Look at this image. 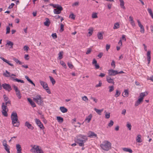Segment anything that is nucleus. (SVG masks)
<instances>
[{
	"label": "nucleus",
	"mask_w": 153,
	"mask_h": 153,
	"mask_svg": "<svg viewBox=\"0 0 153 153\" xmlns=\"http://www.w3.org/2000/svg\"><path fill=\"white\" fill-rule=\"evenodd\" d=\"M88 140L87 137L80 134L76 137L75 142L79 144L80 146H84V143Z\"/></svg>",
	"instance_id": "1"
},
{
	"label": "nucleus",
	"mask_w": 153,
	"mask_h": 153,
	"mask_svg": "<svg viewBox=\"0 0 153 153\" xmlns=\"http://www.w3.org/2000/svg\"><path fill=\"white\" fill-rule=\"evenodd\" d=\"M3 76L6 77H10V79H11L12 80L14 81H16L18 82H20L22 83H24V82L23 80L21 79H19L13 76H16V75L14 74H11L10 72H9L7 70L5 71V72L3 73Z\"/></svg>",
	"instance_id": "2"
},
{
	"label": "nucleus",
	"mask_w": 153,
	"mask_h": 153,
	"mask_svg": "<svg viewBox=\"0 0 153 153\" xmlns=\"http://www.w3.org/2000/svg\"><path fill=\"white\" fill-rule=\"evenodd\" d=\"M11 117L12 120V123L13 126L15 127H19V121L18 119L17 113L16 112H12Z\"/></svg>",
	"instance_id": "3"
},
{
	"label": "nucleus",
	"mask_w": 153,
	"mask_h": 153,
	"mask_svg": "<svg viewBox=\"0 0 153 153\" xmlns=\"http://www.w3.org/2000/svg\"><path fill=\"white\" fill-rule=\"evenodd\" d=\"M111 143L108 140H105L100 145L102 149L105 151H108L111 149Z\"/></svg>",
	"instance_id": "4"
},
{
	"label": "nucleus",
	"mask_w": 153,
	"mask_h": 153,
	"mask_svg": "<svg viewBox=\"0 0 153 153\" xmlns=\"http://www.w3.org/2000/svg\"><path fill=\"white\" fill-rule=\"evenodd\" d=\"M33 100L39 105H41L43 103L42 98L39 95H37L35 97L33 98Z\"/></svg>",
	"instance_id": "5"
},
{
	"label": "nucleus",
	"mask_w": 153,
	"mask_h": 153,
	"mask_svg": "<svg viewBox=\"0 0 153 153\" xmlns=\"http://www.w3.org/2000/svg\"><path fill=\"white\" fill-rule=\"evenodd\" d=\"M39 82L41 85L42 86L43 88L46 90L48 93L50 94L51 93V91L49 89V88L48 86L47 83L41 80L39 81Z\"/></svg>",
	"instance_id": "6"
},
{
	"label": "nucleus",
	"mask_w": 153,
	"mask_h": 153,
	"mask_svg": "<svg viewBox=\"0 0 153 153\" xmlns=\"http://www.w3.org/2000/svg\"><path fill=\"white\" fill-rule=\"evenodd\" d=\"M31 146L32 147V148L30 149V151L32 152L38 153L39 151L41 149L40 147L39 146L34 145L33 146Z\"/></svg>",
	"instance_id": "7"
},
{
	"label": "nucleus",
	"mask_w": 153,
	"mask_h": 153,
	"mask_svg": "<svg viewBox=\"0 0 153 153\" xmlns=\"http://www.w3.org/2000/svg\"><path fill=\"white\" fill-rule=\"evenodd\" d=\"M2 87L3 88L8 91H10L12 89L10 85L9 84L6 83L2 84Z\"/></svg>",
	"instance_id": "8"
},
{
	"label": "nucleus",
	"mask_w": 153,
	"mask_h": 153,
	"mask_svg": "<svg viewBox=\"0 0 153 153\" xmlns=\"http://www.w3.org/2000/svg\"><path fill=\"white\" fill-rule=\"evenodd\" d=\"M35 121L36 124L41 129L43 130L44 129V127L39 120L36 119Z\"/></svg>",
	"instance_id": "9"
},
{
	"label": "nucleus",
	"mask_w": 153,
	"mask_h": 153,
	"mask_svg": "<svg viewBox=\"0 0 153 153\" xmlns=\"http://www.w3.org/2000/svg\"><path fill=\"white\" fill-rule=\"evenodd\" d=\"M63 10V8L61 6L53 10V13L56 14H59L61 13V12Z\"/></svg>",
	"instance_id": "10"
},
{
	"label": "nucleus",
	"mask_w": 153,
	"mask_h": 153,
	"mask_svg": "<svg viewBox=\"0 0 153 153\" xmlns=\"http://www.w3.org/2000/svg\"><path fill=\"white\" fill-rule=\"evenodd\" d=\"M108 74L109 76H115L118 74V71L112 69L109 70L108 71Z\"/></svg>",
	"instance_id": "11"
},
{
	"label": "nucleus",
	"mask_w": 153,
	"mask_h": 153,
	"mask_svg": "<svg viewBox=\"0 0 153 153\" xmlns=\"http://www.w3.org/2000/svg\"><path fill=\"white\" fill-rule=\"evenodd\" d=\"M7 142L5 140H3V145L4 147V149L8 153H10L9 149L8 148V145L7 144Z\"/></svg>",
	"instance_id": "12"
},
{
	"label": "nucleus",
	"mask_w": 153,
	"mask_h": 153,
	"mask_svg": "<svg viewBox=\"0 0 153 153\" xmlns=\"http://www.w3.org/2000/svg\"><path fill=\"white\" fill-rule=\"evenodd\" d=\"M88 137L90 138H93L97 137L96 134L94 133L93 132L89 131L88 134Z\"/></svg>",
	"instance_id": "13"
},
{
	"label": "nucleus",
	"mask_w": 153,
	"mask_h": 153,
	"mask_svg": "<svg viewBox=\"0 0 153 153\" xmlns=\"http://www.w3.org/2000/svg\"><path fill=\"white\" fill-rule=\"evenodd\" d=\"M106 81L109 83L112 84L114 85V82L113 79H112L109 76H106Z\"/></svg>",
	"instance_id": "14"
},
{
	"label": "nucleus",
	"mask_w": 153,
	"mask_h": 153,
	"mask_svg": "<svg viewBox=\"0 0 153 153\" xmlns=\"http://www.w3.org/2000/svg\"><path fill=\"white\" fill-rule=\"evenodd\" d=\"M25 126L27 127L29 129L32 130H33L34 127L32 126V125L28 121H26L25 122Z\"/></svg>",
	"instance_id": "15"
},
{
	"label": "nucleus",
	"mask_w": 153,
	"mask_h": 153,
	"mask_svg": "<svg viewBox=\"0 0 153 153\" xmlns=\"http://www.w3.org/2000/svg\"><path fill=\"white\" fill-rule=\"evenodd\" d=\"M92 63L93 65L94 64V66L95 67V68L96 69H98L100 68V67L99 65L97 64V61L95 59H93Z\"/></svg>",
	"instance_id": "16"
},
{
	"label": "nucleus",
	"mask_w": 153,
	"mask_h": 153,
	"mask_svg": "<svg viewBox=\"0 0 153 153\" xmlns=\"http://www.w3.org/2000/svg\"><path fill=\"white\" fill-rule=\"evenodd\" d=\"M17 153H22V148L20 145L19 144H17L16 146Z\"/></svg>",
	"instance_id": "17"
},
{
	"label": "nucleus",
	"mask_w": 153,
	"mask_h": 153,
	"mask_svg": "<svg viewBox=\"0 0 153 153\" xmlns=\"http://www.w3.org/2000/svg\"><path fill=\"white\" fill-rule=\"evenodd\" d=\"M0 59H2L4 62H5L6 63L8 64L9 65H10L12 67H13L14 65H13V64L11 63H10L9 61L5 59L4 57L1 56V57H0Z\"/></svg>",
	"instance_id": "18"
},
{
	"label": "nucleus",
	"mask_w": 153,
	"mask_h": 153,
	"mask_svg": "<svg viewBox=\"0 0 153 153\" xmlns=\"http://www.w3.org/2000/svg\"><path fill=\"white\" fill-rule=\"evenodd\" d=\"M151 52L150 51H148L147 53V61L148 62V64H149L150 60H151Z\"/></svg>",
	"instance_id": "19"
},
{
	"label": "nucleus",
	"mask_w": 153,
	"mask_h": 153,
	"mask_svg": "<svg viewBox=\"0 0 153 153\" xmlns=\"http://www.w3.org/2000/svg\"><path fill=\"white\" fill-rule=\"evenodd\" d=\"M27 100L30 102V105L32 107H36V105L35 103L30 98H28Z\"/></svg>",
	"instance_id": "20"
},
{
	"label": "nucleus",
	"mask_w": 153,
	"mask_h": 153,
	"mask_svg": "<svg viewBox=\"0 0 153 153\" xmlns=\"http://www.w3.org/2000/svg\"><path fill=\"white\" fill-rule=\"evenodd\" d=\"M143 100L142 98H139L137 101L136 102L135 104V106H138L143 101Z\"/></svg>",
	"instance_id": "21"
},
{
	"label": "nucleus",
	"mask_w": 153,
	"mask_h": 153,
	"mask_svg": "<svg viewBox=\"0 0 153 153\" xmlns=\"http://www.w3.org/2000/svg\"><path fill=\"white\" fill-rule=\"evenodd\" d=\"M59 109L63 113H66L68 111V109L64 106L60 107Z\"/></svg>",
	"instance_id": "22"
},
{
	"label": "nucleus",
	"mask_w": 153,
	"mask_h": 153,
	"mask_svg": "<svg viewBox=\"0 0 153 153\" xmlns=\"http://www.w3.org/2000/svg\"><path fill=\"white\" fill-rule=\"evenodd\" d=\"M94 110L97 112V113L99 115H101V113L103 111V109H98L96 108H94Z\"/></svg>",
	"instance_id": "23"
},
{
	"label": "nucleus",
	"mask_w": 153,
	"mask_h": 153,
	"mask_svg": "<svg viewBox=\"0 0 153 153\" xmlns=\"http://www.w3.org/2000/svg\"><path fill=\"white\" fill-rule=\"evenodd\" d=\"M92 115L91 114H90L85 119V121H87V123H89L90 122V120L92 118Z\"/></svg>",
	"instance_id": "24"
},
{
	"label": "nucleus",
	"mask_w": 153,
	"mask_h": 153,
	"mask_svg": "<svg viewBox=\"0 0 153 153\" xmlns=\"http://www.w3.org/2000/svg\"><path fill=\"white\" fill-rule=\"evenodd\" d=\"M45 19L46 21L44 22V24L46 26H48L50 24L49 19L48 18H46Z\"/></svg>",
	"instance_id": "25"
},
{
	"label": "nucleus",
	"mask_w": 153,
	"mask_h": 153,
	"mask_svg": "<svg viewBox=\"0 0 153 153\" xmlns=\"http://www.w3.org/2000/svg\"><path fill=\"white\" fill-rule=\"evenodd\" d=\"M120 2V5L121 7L124 9H125L126 8L124 6V2L123 0H119Z\"/></svg>",
	"instance_id": "26"
},
{
	"label": "nucleus",
	"mask_w": 153,
	"mask_h": 153,
	"mask_svg": "<svg viewBox=\"0 0 153 153\" xmlns=\"http://www.w3.org/2000/svg\"><path fill=\"white\" fill-rule=\"evenodd\" d=\"M123 149L125 152H128L130 153H132V150L128 148H124Z\"/></svg>",
	"instance_id": "27"
},
{
	"label": "nucleus",
	"mask_w": 153,
	"mask_h": 153,
	"mask_svg": "<svg viewBox=\"0 0 153 153\" xmlns=\"http://www.w3.org/2000/svg\"><path fill=\"white\" fill-rule=\"evenodd\" d=\"M56 120L59 123H62L63 121V118L62 117L59 116L57 117Z\"/></svg>",
	"instance_id": "28"
},
{
	"label": "nucleus",
	"mask_w": 153,
	"mask_h": 153,
	"mask_svg": "<svg viewBox=\"0 0 153 153\" xmlns=\"http://www.w3.org/2000/svg\"><path fill=\"white\" fill-rule=\"evenodd\" d=\"M97 37L98 39H103L102 34L101 32H98L97 34Z\"/></svg>",
	"instance_id": "29"
},
{
	"label": "nucleus",
	"mask_w": 153,
	"mask_h": 153,
	"mask_svg": "<svg viewBox=\"0 0 153 153\" xmlns=\"http://www.w3.org/2000/svg\"><path fill=\"white\" fill-rule=\"evenodd\" d=\"M49 78L51 81V82L52 84L53 85L56 83V81L55 79L52 76H49Z\"/></svg>",
	"instance_id": "30"
},
{
	"label": "nucleus",
	"mask_w": 153,
	"mask_h": 153,
	"mask_svg": "<svg viewBox=\"0 0 153 153\" xmlns=\"http://www.w3.org/2000/svg\"><path fill=\"white\" fill-rule=\"evenodd\" d=\"M147 94H148L147 92L142 93L140 94V98H142L143 99V97L147 95Z\"/></svg>",
	"instance_id": "31"
},
{
	"label": "nucleus",
	"mask_w": 153,
	"mask_h": 153,
	"mask_svg": "<svg viewBox=\"0 0 153 153\" xmlns=\"http://www.w3.org/2000/svg\"><path fill=\"white\" fill-rule=\"evenodd\" d=\"M147 10L150 15L151 16L152 18L153 19V13H152V9L150 8H148Z\"/></svg>",
	"instance_id": "32"
},
{
	"label": "nucleus",
	"mask_w": 153,
	"mask_h": 153,
	"mask_svg": "<svg viewBox=\"0 0 153 153\" xmlns=\"http://www.w3.org/2000/svg\"><path fill=\"white\" fill-rule=\"evenodd\" d=\"M6 45H8L9 46H11L10 48H12L13 46V43L9 41H8L7 42Z\"/></svg>",
	"instance_id": "33"
},
{
	"label": "nucleus",
	"mask_w": 153,
	"mask_h": 153,
	"mask_svg": "<svg viewBox=\"0 0 153 153\" xmlns=\"http://www.w3.org/2000/svg\"><path fill=\"white\" fill-rule=\"evenodd\" d=\"M7 106L4 105V103H2V105L1 106V108L2 109V111H6V109H7Z\"/></svg>",
	"instance_id": "34"
},
{
	"label": "nucleus",
	"mask_w": 153,
	"mask_h": 153,
	"mask_svg": "<svg viewBox=\"0 0 153 153\" xmlns=\"http://www.w3.org/2000/svg\"><path fill=\"white\" fill-rule=\"evenodd\" d=\"M63 52L62 51L60 52L59 53L58 58L59 59H61L63 58Z\"/></svg>",
	"instance_id": "35"
},
{
	"label": "nucleus",
	"mask_w": 153,
	"mask_h": 153,
	"mask_svg": "<svg viewBox=\"0 0 153 153\" xmlns=\"http://www.w3.org/2000/svg\"><path fill=\"white\" fill-rule=\"evenodd\" d=\"M120 27V25L118 23H116L114 25V26L113 27L114 29H116Z\"/></svg>",
	"instance_id": "36"
},
{
	"label": "nucleus",
	"mask_w": 153,
	"mask_h": 153,
	"mask_svg": "<svg viewBox=\"0 0 153 153\" xmlns=\"http://www.w3.org/2000/svg\"><path fill=\"white\" fill-rule=\"evenodd\" d=\"M141 136L140 135H138L136 141L137 142H141Z\"/></svg>",
	"instance_id": "37"
},
{
	"label": "nucleus",
	"mask_w": 153,
	"mask_h": 153,
	"mask_svg": "<svg viewBox=\"0 0 153 153\" xmlns=\"http://www.w3.org/2000/svg\"><path fill=\"white\" fill-rule=\"evenodd\" d=\"M88 30L89 31L88 33L90 34L89 36H90L92 34L93 31V29L92 27H90L88 29Z\"/></svg>",
	"instance_id": "38"
},
{
	"label": "nucleus",
	"mask_w": 153,
	"mask_h": 153,
	"mask_svg": "<svg viewBox=\"0 0 153 153\" xmlns=\"http://www.w3.org/2000/svg\"><path fill=\"white\" fill-rule=\"evenodd\" d=\"M124 92L125 93L124 95L125 96H124L123 94V96L124 97H128V90H125L124 91Z\"/></svg>",
	"instance_id": "39"
},
{
	"label": "nucleus",
	"mask_w": 153,
	"mask_h": 153,
	"mask_svg": "<svg viewBox=\"0 0 153 153\" xmlns=\"http://www.w3.org/2000/svg\"><path fill=\"white\" fill-rule=\"evenodd\" d=\"M16 94L19 99H21V95L20 94V91L16 93Z\"/></svg>",
	"instance_id": "40"
},
{
	"label": "nucleus",
	"mask_w": 153,
	"mask_h": 153,
	"mask_svg": "<svg viewBox=\"0 0 153 153\" xmlns=\"http://www.w3.org/2000/svg\"><path fill=\"white\" fill-rule=\"evenodd\" d=\"M105 117L106 119H108L110 117V113H108L107 112H106V111H105Z\"/></svg>",
	"instance_id": "41"
},
{
	"label": "nucleus",
	"mask_w": 153,
	"mask_h": 153,
	"mask_svg": "<svg viewBox=\"0 0 153 153\" xmlns=\"http://www.w3.org/2000/svg\"><path fill=\"white\" fill-rule=\"evenodd\" d=\"M140 32L142 33H144L145 32L144 28L143 25L141 26L140 27Z\"/></svg>",
	"instance_id": "42"
},
{
	"label": "nucleus",
	"mask_w": 153,
	"mask_h": 153,
	"mask_svg": "<svg viewBox=\"0 0 153 153\" xmlns=\"http://www.w3.org/2000/svg\"><path fill=\"white\" fill-rule=\"evenodd\" d=\"M3 97L4 99V100L5 101V102L8 101V100H9V98L7 97V96L6 95L4 94L3 95Z\"/></svg>",
	"instance_id": "43"
},
{
	"label": "nucleus",
	"mask_w": 153,
	"mask_h": 153,
	"mask_svg": "<svg viewBox=\"0 0 153 153\" xmlns=\"http://www.w3.org/2000/svg\"><path fill=\"white\" fill-rule=\"evenodd\" d=\"M126 126L128 128L129 130H131V126L130 123H128L126 125Z\"/></svg>",
	"instance_id": "44"
},
{
	"label": "nucleus",
	"mask_w": 153,
	"mask_h": 153,
	"mask_svg": "<svg viewBox=\"0 0 153 153\" xmlns=\"http://www.w3.org/2000/svg\"><path fill=\"white\" fill-rule=\"evenodd\" d=\"M113 121L112 120H111L110 121L109 123L108 124V126L109 127H111L113 125Z\"/></svg>",
	"instance_id": "45"
},
{
	"label": "nucleus",
	"mask_w": 153,
	"mask_h": 153,
	"mask_svg": "<svg viewBox=\"0 0 153 153\" xmlns=\"http://www.w3.org/2000/svg\"><path fill=\"white\" fill-rule=\"evenodd\" d=\"M2 114L5 117H7L8 116V114L7 113V112L6 111H2Z\"/></svg>",
	"instance_id": "46"
},
{
	"label": "nucleus",
	"mask_w": 153,
	"mask_h": 153,
	"mask_svg": "<svg viewBox=\"0 0 153 153\" xmlns=\"http://www.w3.org/2000/svg\"><path fill=\"white\" fill-rule=\"evenodd\" d=\"M64 30V25L62 24H60V31L61 32H62Z\"/></svg>",
	"instance_id": "47"
},
{
	"label": "nucleus",
	"mask_w": 153,
	"mask_h": 153,
	"mask_svg": "<svg viewBox=\"0 0 153 153\" xmlns=\"http://www.w3.org/2000/svg\"><path fill=\"white\" fill-rule=\"evenodd\" d=\"M120 94V93L119 91L118 90H116V93L115 94V97H118Z\"/></svg>",
	"instance_id": "48"
},
{
	"label": "nucleus",
	"mask_w": 153,
	"mask_h": 153,
	"mask_svg": "<svg viewBox=\"0 0 153 153\" xmlns=\"http://www.w3.org/2000/svg\"><path fill=\"white\" fill-rule=\"evenodd\" d=\"M109 92H111L112 91H113L114 90V88L113 86H111L109 87Z\"/></svg>",
	"instance_id": "49"
},
{
	"label": "nucleus",
	"mask_w": 153,
	"mask_h": 153,
	"mask_svg": "<svg viewBox=\"0 0 153 153\" xmlns=\"http://www.w3.org/2000/svg\"><path fill=\"white\" fill-rule=\"evenodd\" d=\"M68 65L70 68L72 69L73 68L74 66L71 63L68 62Z\"/></svg>",
	"instance_id": "50"
},
{
	"label": "nucleus",
	"mask_w": 153,
	"mask_h": 153,
	"mask_svg": "<svg viewBox=\"0 0 153 153\" xmlns=\"http://www.w3.org/2000/svg\"><path fill=\"white\" fill-rule=\"evenodd\" d=\"M6 34H7L9 33L10 32V28L9 26H7L6 28Z\"/></svg>",
	"instance_id": "51"
},
{
	"label": "nucleus",
	"mask_w": 153,
	"mask_h": 153,
	"mask_svg": "<svg viewBox=\"0 0 153 153\" xmlns=\"http://www.w3.org/2000/svg\"><path fill=\"white\" fill-rule=\"evenodd\" d=\"M11 105V101L10 100H8V101L5 102V105L6 106H9Z\"/></svg>",
	"instance_id": "52"
},
{
	"label": "nucleus",
	"mask_w": 153,
	"mask_h": 153,
	"mask_svg": "<svg viewBox=\"0 0 153 153\" xmlns=\"http://www.w3.org/2000/svg\"><path fill=\"white\" fill-rule=\"evenodd\" d=\"M13 87L14 89L15 90L16 93L17 92H18L19 91V90L18 89V88L16 85H14Z\"/></svg>",
	"instance_id": "53"
},
{
	"label": "nucleus",
	"mask_w": 153,
	"mask_h": 153,
	"mask_svg": "<svg viewBox=\"0 0 153 153\" xmlns=\"http://www.w3.org/2000/svg\"><path fill=\"white\" fill-rule=\"evenodd\" d=\"M82 99L84 101H85V102H87V101L88 100V99L87 97L86 96H84L83 97H82Z\"/></svg>",
	"instance_id": "54"
},
{
	"label": "nucleus",
	"mask_w": 153,
	"mask_h": 153,
	"mask_svg": "<svg viewBox=\"0 0 153 153\" xmlns=\"http://www.w3.org/2000/svg\"><path fill=\"white\" fill-rule=\"evenodd\" d=\"M69 17L71 19H75V16L72 13L69 15Z\"/></svg>",
	"instance_id": "55"
},
{
	"label": "nucleus",
	"mask_w": 153,
	"mask_h": 153,
	"mask_svg": "<svg viewBox=\"0 0 153 153\" xmlns=\"http://www.w3.org/2000/svg\"><path fill=\"white\" fill-rule=\"evenodd\" d=\"M92 17L93 18H97V13H94L92 14Z\"/></svg>",
	"instance_id": "56"
},
{
	"label": "nucleus",
	"mask_w": 153,
	"mask_h": 153,
	"mask_svg": "<svg viewBox=\"0 0 153 153\" xmlns=\"http://www.w3.org/2000/svg\"><path fill=\"white\" fill-rule=\"evenodd\" d=\"M51 36L54 39H55L57 38L56 34L55 33L52 34Z\"/></svg>",
	"instance_id": "57"
},
{
	"label": "nucleus",
	"mask_w": 153,
	"mask_h": 153,
	"mask_svg": "<svg viewBox=\"0 0 153 153\" xmlns=\"http://www.w3.org/2000/svg\"><path fill=\"white\" fill-rule=\"evenodd\" d=\"M60 64L61 65H62L63 67H65L66 66V65L65 64L63 61H61L60 62Z\"/></svg>",
	"instance_id": "58"
},
{
	"label": "nucleus",
	"mask_w": 153,
	"mask_h": 153,
	"mask_svg": "<svg viewBox=\"0 0 153 153\" xmlns=\"http://www.w3.org/2000/svg\"><path fill=\"white\" fill-rule=\"evenodd\" d=\"M102 84V83L100 81L99 82V84H98L96 85L95 87H100L101 86Z\"/></svg>",
	"instance_id": "59"
},
{
	"label": "nucleus",
	"mask_w": 153,
	"mask_h": 153,
	"mask_svg": "<svg viewBox=\"0 0 153 153\" xmlns=\"http://www.w3.org/2000/svg\"><path fill=\"white\" fill-rule=\"evenodd\" d=\"M90 99L91 100H93L96 103H97V99H96L95 98L93 97L92 96L91 97Z\"/></svg>",
	"instance_id": "60"
},
{
	"label": "nucleus",
	"mask_w": 153,
	"mask_h": 153,
	"mask_svg": "<svg viewBox=\"0 0 153 153\" xmlns=\"http://www.w3.org/2000/svg\"><path fill=\"white\" fill-rule=\"evenodd\" d=\"M60 6H61L60 5H59L58 4H53V7L54 8H57Z\"/></svg>",
	"instance_id": "61"
},
{
	"label": "nucleus",
	"mask_w": 153,
	"mask_h": 153,
	"mask_svg": "<svg viewBox=\"0 0 153 153\" xmlns=\"http://www.w3.org/2000/svg\"><path fill=\"white\" fill-rule=\"evenodd\" d=\"M23 48L24 51H28L29 49V48L27 46L25 45L24 47Z\"/></svg>",
	"instance_id": "62"
},
{
	"label": "nucleus",
	"mask_w": 153,
	"mask_h": 153,
	"mask_svg": "<svg viewBox=\"0 0 153 153\" xmlns=\"http://www.w3.org/2000/svg\"><path fill=\"white\" fill-rule=\"evenodd\" d=\"M110 46L109 45H108V44L106 45V50L107 51H108V50H109V49L110 48Z\"/></svg>",
	"instance_id": "63"
},
{
	"label": "nucleus",
	"mask_w": 153,
	"mask_h": 153,
	"mask_svg": "<svg viewBox=\"0 0 153 153\" xmlns=\"http://www.w3.org/2000/svg\"><path fill=\"white\" fill-rule=\"evenodd\" d=\"M15 4L14 3H11V5L8 7V9H11L14 6Z\"/></svg>",
	"instance_id": "64"
}]
</instances>
